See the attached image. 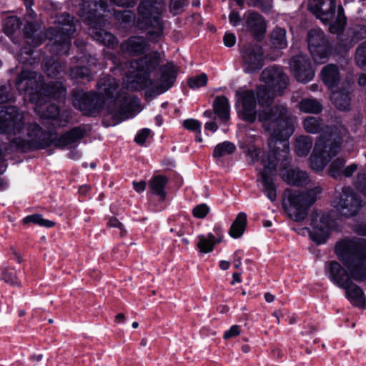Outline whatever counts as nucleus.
I'll list each match as a JSON object with an SVG mask.
<instances>
[{"label": "nucleus", "mask_w": 366, "mask_h": 366, "mask_svg": "<svg viewBox=\"0 0 366 366\" xmlns=\"http://www.w3.org/2000/svg\"><path fill=\"white\" fill-rule=\"evenodd\" d=\"M151 130L148 128H144L137 132L135 137L134 142L138 145L143 146L145 144L147 139H148Z\"/></svg>", "instance_id": "obj_56"}, {"label": "nucleus", "mask_w": 366, "mask_h": 366, "mask_svg": "<svg viewBox=\"0 0 366 366\" xmlns=\"http://www.w3.org/2000/svg\"><path fill=\"white\" fill-rule=\"evenodd\" d=\"M247 225V214L244 212H239L230 227L229 234L234 239L241 237L246 229Z\"/></svg>", "instance_id": "obj_31"}, {"label": "nucleus", "mask_w": 366, "mask_h": 366, "mask_svg": "<svg viewBox=\"0 0 366 366\" xmlns=\"http://www.w3.org/2000/svg\"><path fill=\"white\" fill-rule=\"evenodd\" d=\"M102 91L97 92V95L102 99L104 102V107L106 105L107 101H110L112 104L107 105V110L109 114H113L116 109V100L117 98L114 97V92L117 89V85L113 83L103 84Z\"/></svg>", "instance_id": "obj_27"}, {"label": "nucleus", "mask_w": 366, "mask_h": 366, "mask_svg": "<svg viewBox=\"0 0 366 366\" xmlns=\"http://www.w3.org/2000/svg\"><path fill=\"white\" fill-rule=\"evenodd\" d=\"M354 35L358 40L366 39V26L361 25L355 28L354 30Z\"/></svg>", "instance_id": "obj_63"}, {"label": "nucleus", "mask_w": 366, "mask_h": 366, "mask_svg": "<svg viewBox=\"0 0 366 366\" xmlns=\"http://www.w3.org/2000/svg\"><path fill=\"white\" fill-rule=\"evenodd\" d=\"M315 224L330 233L335 227V221L329 214H324L320 217V222H315Z\"/></svg>", "instance_id": "obj_51"}, {"label": "nucleus", "mask_w": 366, "mask_h": 366, "mask_svg": "<svg viewBox=\"0 0 366 366\" xmlns=\"http://www.w3.org/2000/svg\"><path fill=\"white\" fill-rule=\"evenodd\" d=\"M0 280L12 287L19 288L21 287V282L19 280L14 268L9 267L0 268Z\"/></svg>", "instance_id": "obj_37"}, {"label": "nucleus", "mask_w": 366, "mask_h": 366, "mask_svg": "<svg viewBox=\"0 0 366 366\" xmlns=\"http://www.w3.org/2000/svg\"><path fill=\"white\" fill-rule=\"evenodd\" d=\"M169 183V179L163 174L154 175L148 184V192L153 196L157 197L161 202L167 199V186Z\"/></svg>", "instance_id": "obj_20"}, {"label": "nucleus", "mask_w": 366, "mask_h": 366, "mask_svg": "<svg viewBox=\"0 0 366 366\" xmlns=\"http://www.w3.org/2000/svg\"><path fill=\"white\" fill-rule=\"evenodd\" d=\"M15 97L11 92V89L6 85L2 84L0 85V104L8 103V102H14Z\"/></svg>", "instance_id": "obj_52"}, {"label": "nucleus", "mask_w": 366, "mask_h": 366, "mask_svg": "<svg viewBox=\"0 0 366 366\" xmlns=\"http://www.w3.org/2000/svg\"><path fill=\"white\" fill-rule=\"evenodd\" d=\"M347 284V286L342 289L345 292L346 299L351 305L359 309H365L366 307V296L363 290L353 282Z\"/></svg>", "instance_id": "obj_21"}, {"label": "nucleus", "mask_w": 366, "mask_h": 366, "mask_svg": "<svg viewBox=\"0 0 366 366\" xmlns=\"http://www.w3.org/2000/svg\"><path fill=\"white\" fill-rule=\"evenodd\" d=\"M119 21V25L125 29H131L133 26L136 28L137 18L131 10H125L119 12L117 15Z\"/></svg>", "instance_id": "obj_43"}, {"label": "nucleus", "mask_w": 366, "mask_h": 366, "mask_svg": "<svg viewBox=\"0 0 366 366\" xmlns=\"http://www.w3.org/2000/svg\"><path fill=\"white\" fill-rule=\"evenodd\" d=\"M42 69L48 77L57 78L64 71V66L59 61L48 59L43 61Z\"/></svg>", "instance_id": "obj_34"}, {"label": "nucleus", "mask_w": 366, "mask_h": 366, "mask_svg": "<svg viewBox=\"0 0 366 366\" xmlns=\"http://www.w3.org/2000/svg\"><path fill=\"white\" fill-rule=\"evenodd\" d=\"M57 26L46 29V36L50 41L49 51L57 56L67 54L71 46V40L76 31L78 20L69 13H63L56 17Z\"/></svg>", "instance_id": "obj_8"}, {"label": "nucleus", "mask_w": 366, "mask_h": 366, "mask_svg": "<svg viewBox=\"0 0 366 366\" xmlns=\"http://www.w3.org/2000/svg\"><path fill=\"white\" fill-rule=\"evenodd\" d=\"M335 253L345 267L336 260L325 262V274L334 285L342 289L352 280L366 281V239L339 241Z\"/></svg>", "instance_id": "obj_2"}, {"label": "nucleus", "mask_w": 366, "mask_h": 366, "mask_svg": "<svg viewBox=\"0 0 366 366\" xmlns=\"http://www.w3.org/2000/svg\"><path fill=\"white\" fill-rule=\"evenodd\" d=\"M346 163V160L343 157H337L333 160L327 169V173L330 177L335 179H340L342 177V169Z\"/></svg>", "instance_id": "obj_44"}, {"label": "nucleus", "mask_w": 366, "mask_h": 366, "mask_svg": "<svg viewBox=\"0 0 366 366\" xmlns=\"http://www.w3.org/2000/svg\"><path fill=\"white\" fill-rule=\"evenodd\" d=\"M27 135L31 142L36 141L40 145L39 149H44L51 145L52 132L44 129L37 123L29 125Z\"/></svg>", "instance_id": "obj_19"}, {"label": "nucleus", "mask_w": 366, "mask_h": 366, "mask_svg": "<svg viewBox=\"0 0 366 366\" xmlns=\"http://www.w3.org/2000/svg\"><path fill=\"white\" fill-rule=\"evenodd\" d=\"M71 96L74 107L85 117H96L104 109V102L97 95V92H84L82 89L76 87L72 89Z\"/></svg>", "instance_id": "obj_10"}, {"label": "nucleus", "mask_w": 366, "mask_h": 366, "mask_svg": "<svg viewBox=\"0 0 366 366\" xmlns=\"http://www.w3.org/2000/svg\"><path fill=\"white\" fill-rule=\"evenodd\" d=\"M355 60L359 67L366 69V41L357 46Z\"/></svg>", "instance_id": "obj_47"}, {"label": "nucleus", "mask_w": 366, "mask_h": 366, "mask_svg": "<svg viewBox=\"0 0 366 366\" xmlns=\"http://www.w3.org/2000/svg\"><path fill=\"white\" fill-rule=\"evenodd\" d=\"M260 149L254 147L247 149V155L252 159V162H257L260 157Z\"/></svg>", "instance_id": "obj_61"}, {"label": "nucleus", "mask_w": 366, "mask_h": 366, "mask_svg": "<svg viewBox=\"0 0 366 366\" xmlns=\"http://www.w3.org/2000/svg\"><path fill=\"white\" fill-rule=\"evenodd\" d=\"M261 79L265 84L256 87V99L261 107L258 120L266 131H272L268 139L269 152L264 156L262 164L263 170L259 173L264 194L271 201L277 199V186L274 177L277 173L278 161L281 156L285 157L290 152L289 138L295 131L294 122L286 106H271L275 94L282 96L288 84V76L280 68L273 66L264 69Z\"/></svg>", "instance_id": "obj_1"}, {"label": "nucleus", "mask_w": 366, "mask_h": 366, "mask_svg": "<svg viewBox=\"0 0 366 366\" xmlns=\"http://www.w3.org/2000/svg\"><path fill=\"white\" fill-rule=\"evenodd\" d=\"M107 226L110 228H118L120 230L121 235H124L126 233L123 224L116 217H110Z\"/></svg>", "instance_id": "obj_58"}, {"label": "nucleus", "mask_w": 366, "mask_h": 366, "mask_svg": "<svg viewBox=\"0 0 366 366\" xmlns=\"http://www.w3.org/2000/svg\"><path fill=\"white\" fill-rule=\"evenodd\" d=\"M236 36L233 33L226 32L223 37V42L225 46L232 47L236 43Z\"/></svg>", "instance_id": "obj_60"}, {"label": "nucleus", "mask_w": 366, "mask_h": 366, "mask_svg": "<svg viewBox=\"0 0 366 366\" xmlns=\"http://www.w3.org/2000/svg\"><path fill=\"white\" fill-rule=\"evenodd\" d=\"M308 50L317 64L325 63L332 54V46L327 36L321 29H312L307 32Z\"/></svg>", "instance_id": "obj_11"}, {"label": "nucleus", "mask_w": 366, "mask_h": 366, "mask_svg": "<svg viewBox=\"0 0 366 366\" xmlns=\"http://www.w3.org/2000/svg\"><path fill=\"white\" fill-rule=\"evenodd\" d=\"M312 139L309 136H300L295 142V153L299 157H307L312 147Z\"/></svg>", "instance_id": "obj_36"}, {"label": "nucleus", "mask_w": 366, "mask_h": 366, "mask_svg": "<svg viewBox=\"0 0 366 366\" xmlns=\"http://www.w3.org/2000/svg\"><path fill=\"white\" fill-rule=\"evenodd\" d=\"M246 26L254 39L262 41L264 37L267 24L264 18L257 12H250L246 20Z\"/></svg>", "instance_id": "obj_18"}, {"label": "nucleus", "mask_w": 366, "mask_h": 366, "mask_svg": "<svg viewBox=\"0 0 366 366\" xmlns=\"http://www.w3.org/2000/svg\"><path fill=\"white\" fill-rule=\"evenodd\" d=\"M64 134L66 137L69 144L70 145L82 139L86 134V131L81 127L77 126L64 132Z\"/></svg>", "instance_id": "obj_46"}, {"label": "nucleus", "mask_w": 366, "mask_h": 366, "mask_svg": "<svg viewBox=\"0 0 366 366\" xmlns=\"http://www.w3.org/2000/svg\"><path fill=\"white\" fill-rule=\"evenodd\" d=\"M24 125V115L15 106H4L0 109V133L17 134Z\"/></svg>", "instance_id": "obj_13"}, {"label": "nucleus", "mask_w": 366, "mask_h": 366, "mask_svg": "<svg viewBox=\"0 0 366 366\" xmlns=\"http://www.w3.org/2000/svg\"><path fill=\"white\" fill-rule=\"evenodd\" d=\"M209 212L207 204L202 203L195 206L192 209V215L197 219H204Z\"/></svg>", "instance_id": "obj_53"}, {"label": "nucleus", "mask_w": 366, "mask_h": 366, "mask_svg": "<svg viewBox=\"0 0 366 366\" xmlns=\"http://www.w3.org/2000/svg\"><path fill=\"white\" fill-rule=\"evenodd\" d=\"M229 23L234 26H237L240 24L242 19L238 11H232L229 14Z\"/></svg>", "instance_id": "obj_62"}, {"label": "nucleus", "mask_w": 366, "mask_h": 366, "mask_svg": "<svg viewBox=\"0 0 366 366\" xmlns=\"http://www.w3.org/2000/svg\"><path fill=\"white\" fill-rule=\"evenodd\" d=\"M335 207L345 217H355L362 208V201L360 196L355 192L352 188L345 187L342 188L339 201Z\"/></svg>", "instance_id": "obj_16"}, {"label": "nucleus", "mask_w": 366, "mask_h": 366, "mask_svg": "<svg viewBox=\"0 0 366 366\" xmlns=\"http://www.w3.org/2000/svg\"><path fill=\"white\" fill-rule=\"evenodd\" d=\"M207 75L205 73H202L199 75L189 78L187 80V84L191 89H197L205 86L207 84Z\"/></svg>", "instance_id": "obj_48"}, {"label": "nucleus", "mask_w": 366, "mask_h": 366, "mask_svg": "<svg viewBox=\"0 0 366 366\" xmlns=\"http://www.w3.org/2000/svg\"><path fill=\"white\" fill-rule=\"evenodd\" d=\"M283 194L286 199L282 202L285 211L296 222L303 221L310 207L315 202V194L293 189H285Z\"/></svg>", "instance_id": "obj_9"}, {"label": "nucleus", "mask_w": 366, "mask_h": 366, "mask_svg": "<svg viewBox=\"0 0 366 366\" xmlns=\"http://www.w3.org/2000/svg\"><path fill=\"white\" fill-rule=\"evenodd\" d=\"M160 54L158 51H152L139 59L132 62V67L134 70V80L137 86L135 89H142L154 84V80L151 79V73L157 67L160 73L159 89L161 93L171 89L178 75L176 66L172 62H167L159 66Z\"/></svg>", "instance_id": "obj_4"}, {"label": "nucleus", "mask_w": 366, "mask_h": 366, "mask_svg": "<svg viewBox=\"0 0 366 366\" xmlns=\"http://www.w3.org/2000/svg\"><path fill=\"white\" fill-rule=\"evenodd\" d=\"M337 16L333 21L329 23V31L332 34H342L347 25V17L345 14V10L342 5L337 8Z\"/></svg>", "instance_id": "obj_29"}, {"label": "nucleus", "mask_w": 366, "mask_h": 366, "mask_svg": "<svg viewBox=\"0 0 366 366\" xmlns=\"http://www.w3.org/2000/svg\"><path fill=\"white\" fill-rule=\"evenodd\" d=\"M357 169V164L355 163L351 164L349 166L346 167L345 168L342 169V176L345 177H351Z\"/></svg>", "instance_id": "obj_64"}, {"label": "nucleus", "mask_w": 366, "mask_h": 366, "mask_svg": "<svg viewBox=\"0 0 366 366\" xmlns=\"http://www.w3.org/2000/svg\"><path fill=\"white\" fill-rule=\"evenodd\" d=\"M217 243L215 242V236L209 232L207 236L199 234L197 237L196 246L199 253L207 254L212 252L215 245Z\"/></svg>", "instance_id": "obj_32"}, {"label": "nucleus", "mask_w": 366, "mask_h": 366, "mask_svg": "<svg viewBox=\"0 0 366 366\" xmlns=\"http://www.w3.org/2000/svg\"><path fill=\"white\" fill-rule=\"evenodd\" d=\"M60 116V108L55 104H50L43 112L41 117L45 119L57 120Z\"/></svg>", "instance_id": "obj_49"}, {"label": "nucleus", "mask_w": 366, "mask_h": 366, "mask_svg": "<svg viewBox=\"0 0 366 366\" xmlns=\"http://www.w3.org/2000/svg\"><path fill=\"white\" fill-rule=\"evenodd\" d=\"M290 66L294 78L297 81L307 83L315 76V67L306 54H298L293 56L290 61Z\"/></svg>", "instance_id": "obj_15"}, {"label": "nucleus", "mask_w": 366, "mask_h": 366, "mask_svg": "<svg viewBox=\"0 0 366 366\" xmlns=\"http://www.w3.org/2000/svg\"><path fill=\"white\" fill-rule=\"evenodd\" d=\"M240 333V327L239 325H232L228 330L224 332L223 338L224 340H229L234 337L237 336Z\"/></svg>", "instance_id": "obj_59"}, {"label": "nucleus", "mask_w": 366, "mask_h": 366, "mask_svg": "<svg viewBox=\"0 0 366 366\" xmlns=\"http://www.w3.org/2000/svg\"><path fill=\"white\" fill-rule=\"evenodd\" d=\"M331 100L340 111H348L351 107V94L348 89L342 87L332 92Z\"/></svg>", "instance_id": "obj_26"}, {"label": "nucleus", "mask_w": 366, "mask_h": 366, "mask_svg": "<svg viewBox=\"0 0 366 366\" xmlns=\"http://www.w3.org/2000/svg\"><path fill=\"white\" fill-rule=\"evenodd\" d=\"M70 76L77 81L92 79L91 69L86 66H76L71 68Z\"/></svg>", "instance_id": "obj_45"}, {"label": "nucleus", "mask_w": 366, "mask_h": 366, "mask_svg": "<svg viewBox=\"0 0 366 366\" xmlns=\"http://www.w3.org/2000/svg\"><path fill=\"white\" fill-rule=\"evenodd\" d=\"M139 102L137 97H133L132 99L127 97H123L121 100L119 110L115 111L112 114L113 119L117 120L118 122H121L129 117V114H132L136 104Z\"/></svg>", "instance_id": "obj_25"}, {"label": "nucleus", "mask_w": 366, "mask_h": 366, "mask_svg": "<svg viewBox=\"0 0 366 366\" xmlns=\"http://www.w3.org/2000/svg\"><path fill=\"white\" fill-rule=\"evenodd\" d=\"M245 73L254 74L264 66V53L262 46L257 44H244L240 50Z\"/></svg>", "instance_id": "obj_14"}, {"label": "nucleus", "mask_w": 366, "mask_h": 366, "mask_svg": "<svg viewBox=\"0 0 366 366\" xmlns=\"http://www.w3.org/2000/svg\"><path fill=\"white\" fill-rule=\"evenodd\" d=\"M235 98L234 106L239 119L249 124L254 123L258 117L255 91L253 89L237 90Z\"/></svg>", "instance_id": "obj_12"}, {"label": "nucleus", "mask_w": 366, "mask_h": 366, "mask_svg": "<svg viewBox=\"0 0 366 366\" xmlns=\"http://www.w3.org/2000/svg\"><path fill=\"white\" fill-rule=\"evenodd\" d=\"M322 82L329 89L336 87L340 81V72L338 66L334 64L325 65L320 73Z\"/></svg>", "instance_id": "obj_23"}, {"label": "nucleus", "mask_w": 366, "mask_h": 366, "mask_svg": "<svg viewBox=\"0 0 366 366\" xmlns=\"http://www.w3.org/2000/svg\"><path fill=\"white\" fill-rule=\"evenodd\" d=\"M235 151L236 146L234 143L224 141L215 146L212 156L214 159H219L223 156L232 154Z\"/></svg>", "instance_id": "obj_42"}, {"label": "nucleus", "mask_w": 366, "mask_h": 366, "mask_svg": "<svg viewBox=\"0 0 366 366\" xmlns=\"http://www.w3.org/2000/svg\"><path fill=\"white\" fill-rule=\"evenodd\" d=\"M22 224L24 225L33 224L45 228H51L55 226L56 222L44 219L41 214L36 213L24 217Z\"/></svg>", "instance_id": "obj_39"}, {"label": "nucleus", "mask_w": 366, "mask_h": 366, "mask_svg": "<svg viewBox=\"0 0 366 366\" xmlns=\"http://www.w3.org/2000/svg\"><path fill=\"white\" fill-rule=\"evenodd\" d=\"M121 46L129 55L139 56L144 53L147 44L142 36H134L129 37Z\"/></svg>", "instance_id": "obj_28"}, {"label": "nucleus", "mask_w": 366, "mask_h": 366, "mask_svg": "<svg viewBox=\"0 0 366 366\" xmlns=\"http://www.w3.org/2000/svg\"><path fill=\"white\" fill-rule=\"evenodd\" d=\"M11 144L15 147L16 151L21 153L38 150L40 147L36 141L31 142L29 139L26 140L21 137L14 138Z\"/></svg>", "instance_id": "obj_38"}, {"label": "nucleus", "mask_w": 366, "mask_h": 366, "mask_svg": "<svg viewBox=\"0 0 366 366\" xmlns=\"http://www.w3.org/2000/svg\"><path fill=\"white\" fill-rule=\"evenodd\" d=\"M299 109L301 112L310 114H320L322 111V104L314 99H303L299 103Z\"/></svg>", "instance_id": "obj_41"}, {"label": "nucleus", "mask_w": 366, "mask_h": 366, "mask_svg": "<svg viewBox=\"0 0 366 366\" xmlns=\"http://www.w3.org/2000/svg\"><path fill=\"white\" fill-rule=\"evenodd\" d=\"M336 8V0H318L309 10L317 19L329 24L335 17Z\"/></svg>", "instance_id": "obj_17"}, {"label": "nucleus", "mask_w": 366, "mask_h": 366, "mask_svg": "<svg viewBox=\"0 0 366 366\" xmlns=\"http://www.w3.org/2000/svg\"><path fill=\"white\" fill-rule=\"evenodd\" d=\"M214 113L222 123H226L230 117V106L228 98L224 95L217 96L212 104Z\"/></svg>", "instance_id": "obj_24"}, {"label": "nucleus", "mask_w": 366, "mask_h": 366, "mask_svg": "<svg viewBox=\"0 0 366 366\" xmlns=\"http://www.w3.org/2000/svg\"><path fill=\"white\" fill-rule=\"evenodd\" d=\"M22 25L21 18L17 16H9L3 21V31L6 36H12Z\"/></svg>", "instance_id": "obj_40"}, {"label": "nucleus", "mask_w": 366, "mask_h": 366, "mask_svg": "<svg viewBox=\"0 0 366 366\" xmlns=\"http://www.w3.org/2000/svg\"><path fill=\"white\" fill-rule=\"evenodd\" d=\"M355 187L366 197V172H359L357 174Z\"/></svg>", "instance_id": "obj_55"}, {"label": "nucleus", "mask_w": 366, "mask_h": 366, "mask_svg": "<svg viewBox=\"0 0 366 366\" xmlns=\"http://www.w3.org/2000/svg\"><path fill=\"white\" fill-rule=\"evenodd\" d=\"M189 4L188 0H170L169 4V12L174 16L180 14L185 6Z\"/></svg>", "instance_id": "obj_50"}, {"label": "nucleus", "mask_w": 366, "mask_h": 366, "mask_svg": "<svg viewBox=\"0 0 366 366\" xmlns=\"http://www.w3.org/2000/svg\"><path fill=\"white\" fill-rule=\"evenodd\" d=\"M15 86L20 93L29 94L31 101L43 94L58 102L66 98V89L61 82L50 81L48 84L38 81L34 71L22 70L16 76Z\"/></svg>", "instance_id": "obj_7"}, {"label": "nucleus", "mask_w": 366, "mask_h": 366, "mask_svg": "<svg viewBox=\"0 0 366 366\" xmlns=\"http://www.w3.org/2000/svg\"><path fill=\"white\" fill-rule=\"evenodd\" d=\"M315 222L317 223V219L314 217V212H312L311 222L312 230L309 231V237L316 244L321 245L326 243L330 232L320 227L318 224H315Z\"/></svg>", "instance_id": "obj_33"}, {"label": "nucleus", "mask_w": 366, "mask_h": 366, "mask_svg": "<svg viewBox=\"0 0 366 366\" xmlns=\"http://www.w3.org/2000/svg\"><path fill=\"white\" fill-rule=\"evenodd\" d=\"M36 31L37 27L36 24L33 21H26L23 29L24 35L27 43L34 47L40 46L44 41L43 37L39 34H36Z\"/></svg>", "instance_id": "obj_30"}, {"label": "nucleus", "mask_w": 366, "mask_h": 366, "mask_svg": "<svg viewBox=\"0 0 366 366\" xmlns=\"http://www.w3.org/2000/svg\"><path fill=\"white\" fill-rule=\"evenodd\" d=\"M202 124L199 120L194 119H187L183 122V127L192 132H199L201 129Z\"/></svg>", "instance_id": "obj_54"}, {"label": "nucleus", "mask_w": 366, "mask_h": 366, "mask_svg": "<svg viewBox=\"0 0 366 366\" xmlns=\"http://www.w3.org/2000/svg\"><path fill=\"white\" fill-rule=\"evenodd\" d=\"M164 0H141L137 6L136 28L146 31L147 39L152 43H158L164 36V22L162 19Z\"/></svg>", "instance_id": "obj_6"}, {"label": "nucleus", "mask_w": 366, "mask_h": 366, "mask_svg": "<svg viewBox=\"0 0 366 366\" xmlns=\"http://www.w3.org/2000/svg\"><path fill=\"white\" fill-rule=\"evenodd\" d=\"M302 124L307 133H321L316 139L310 160L314 169H322L328 159L335 157L340 151L343 142L342 133L337 126L323 127L321 117L308 116Z\"/></svg>", "instance_id": "obj_3"}, {"label": "nucleus", "mask_w": 366, "mask_h": 366, "mask_svg": "<svg viewBox=\"0 0 366 366\" xmlns=\"http://www.w3.org/2000/svg\"><path fill=\"white\" fill-rule=\"evenodd\" d=\"M282 179L289 185L302 186L306 184L308 177L305 171L296 169H287L286 166L281 167Z\"/></svg>", "instance_id": "obj_22"}, {"label": "nucleus", "mask_w": 366, "mask_h": 366, "mask_svg": "<svg viewBox=\"0 0 366 366\" xmlns=\"http://www.w3.org/2000/svg\"><path fill=\"white\" fill-rule=\"evenodd\" d=\"M286 29L276 26L270 34V42L273 47L282 49L287 47Z\"/></svg>", "instance_id": "obj_35"}, {"label": "nucleus", "mask_w": 366, "mask_h": 366, "mask_svg": "<svg viewBox=\"0 0 366 366\" xmlns=\"http://www.w3.org/2000/svg\"><path fill=\"white\" fill-rule=\"evenodd\" d=\"M52 144L56 148L61 149H64L69 145L64 133L61 134L59 137H51V145Z\"/></svg>", "instance_id": "obj_57"}, {"label": "nucleus", "mask_w": 366, "mask_h": 366, "mask_svg": "<svg viewBox=\"0 0 366 366\" xmlns=\"http://www.w3.org/2000/svg\"><path fill=\"white\" fill-rule=\"evenodd\" d=\"M109 11L106 0H81L77 15L81 20L89 25V36L99 44L111 46L117 43V37L105 30L107 19L104 13Z\"/></svg>", "instance_id": "obj_5"}]
</instances>
